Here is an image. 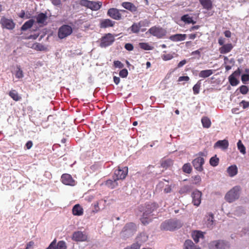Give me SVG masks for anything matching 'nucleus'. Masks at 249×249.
<instances>
[{
  "label": "nucleus",
  "mask_w": 249,
  "mask_h": 249,
  "mask_svg": "<svg viewBox=\"0 0 249 249\" xmlns=\"http://www.w3.org/2000/svg\"><path fill=\"white\" fill-rule=\"evenodd\" d=\"M62 182L67 185L74 186L75 184V180L72 177L68 174H64L61 176Z\"/></svg>",
  "instance_id": "4468645a"
},
{
  "label": "nucleus",
  "mask_w": 249,
  "mask_h": 249,
  "mask_svg": "<svg viewBox=\"0 0 249 249\" xmlns=\"http://www.w3.org/2000/svg\"><path fill=\"white\" fill-rule=\"evenodd\" d=\"M32 48L37 51H43L45 49L43 45L38 43L33 44Z\"/></svg>",
  "instance_id": "a18cd8bd"
},
{
  "label": "nucleus",
  "mask_w": 249,
  "mask_h": 249,
  "mask_svg": "<svg viewBox=\"0 0 249 249\" xmlns=\"http://www.w3.org/2000/svg\"><path fill=\"white\" fill-rule=\"evenodd\" d=\"M9 96L15 101H18L21 99L18 93L15 90H12L9 92Z\"/></svg>",
  "instance_id": "e433bc0d"
},
{
  "label": "nucleus",
  "mask_w": 249,
  "mask_h": 249,
  "mask_svg": "<svg viewBox=\"0 0 249 249\" xmlns=\"http://www.w3.org/2000/svg\"><path fill=\"white\" fill-rule=\"evenodd\" d=\"M87 239V236L82 231H77L74 232L72 236V239L76 242L85 241Z\"/></svg>",
  "instance_id": "dca6fc26"
},
{
  "label": "nucleus",
  "mask_w": 249,
  "mask_h": 249,
  "mask_svg": "<svg viewBox=\"0 0 249 249\" xmlns=\"http://www.w3.org/2000/svg\"><path fill=\"white\" fill-rule=\"evenodd\" d=\"M66 243L64 241H59L56 243L54 239L46 249H67Z\"/></svg>",
  "instance_id": "9b49d317"
},
{
  "label": "nucleus",
  "mask_w": 249,
  "mask_h": 249,
  "mask_svg": "<svg viewBox=\"0 0 249 249\" xmlns=\"http://www.w3.org/2000/svg\"><path fill=\"white\" fill-rule=\"evenodd\" d=\"M187 35L186 34H176L172 35L170 36L169 39L173 41H183L186 38Z\"/></svg>",
  "instance_id": "aec40b11"
},
{
  "label": "nucleus",
  "mask_w": 249,
  "mask_h": 249,
  "mask_svg": "<svg viewBox=\"0 0 249 249\" xmlns=\"http://www.w3.org/2000/svg\"><path fill=\"white\" fill-rule=\"evenodd\" d=\"M186 63V60H183L179 62V63L178 65V68L182 67L184 65H185Z\"/></svg>",
  "instance_id": "338daca9"
},
{
  "label": "nucleus",
  "mask_w": 249,
  "mask_h": 249,
  "mask_svg": "<svg viewBox=\"0 0 249 249\" xmlns=\"http://www.w3.org/2000/svg\"><path fill=\"white\" fill-rule=\"evenodd\" d=\"M210 246L212 248L214 247L216 249H229L230 248L228 243L223 240L213 241L210 243Z\"/></svg>",
  "instance_id": "9d476101"
},
{
  "label": "nucleus",
  "mask_w": 249,
  "mask_h": 249,
  "mask_svg": "<svg viewBox=\"0 0 249 249\" xmlns=\"http://www.w3.org/2000/svg\"><path fill=\"white\" fill-rule=\"evenodd\" d=\"M193 183L195 184H199L201 181V178L200 176L197 175L193 177Z\"/></svg>",
  "instance_id": "8fccbe9b"
},
{
  "label": "nucleus",
  "mask_w": 249,
  "mask_h": 249,
  "mask_svg": "<svg viewBox=\"0 0 249 249\" xmlns=\"http://www.w3.org/2000/svg\"><path fill=\"white\" fill-rule=\"evenodd\" d=\"M202 193L199 191L196 190L192 194V202L194 205L198 206L201 201Z\"/></svg>",
  "instance_id": "f8f14e48"
},
{
  "label": "nucleus",
  "mask_w": 249,
  "mask_h": 249,
  "mask_svg": "<svg viewBox=\"0 0 249 249\" xmlns=\"http://www.w3.org/2000/svg\"><path fill=\"white\" fill-rule=\"evenodd\" d=\"M233 48V46L231 43H228L223 45L219 49V52L221 54H225L229 53Z\"/></svg>",
  "instance_id": "a211bd4d"
},
{
  "label": "nucleus",
  "mask_w": 249,
  "mask_h": 249,
  "mask_svg": "<svg viewBox=\"0 0 249 249\" xmlns=\"http://www.w3.org/2000/svg\"><path fill=\"white\" fill-rule=\"evenodd\" d=\"M202 50H203V48H201L197 50L193 51L191 53V55L197 54L198 56V58H199L200 57V51Z\"/></svg>",
  "instance_id": "052dcab7"
},
{
  "label": "nucleus",
  "mask_w": 249,
  "mask_h": 249,
  "mask_svg": "<svg viewBox=\"0 0 249 249\" xmlns=\"http://www.w3.org/2000/svg\"><path fill=\"white\" fill-rule=\"evenodd\" d=\"M200 87L201 83L200 82V81H199L194 86L193 88V90L194 94H197L199 93Z\"/></svg>",
  "instance_id": "c03bdc74"
},
{
  "label": "nucleus",
  "mask_w": 249,
  "mask_h": 249,
  "mask_svg": "<svg viewBox=\"0 0 249 249\" xmlns=\"http://www.w3.org/2000/svg\"><path fill=\"white\" fill-rule=\"evenodd\" d=\"M229 146V142L228 140H219L214 145V148L219 147L222 149L225 150Z\"/></svg>",
  "instance_id": "f3484780"
},
{
  "label": "nucleus",
  "mask_w": 249,
  "mask_h": 249,
  "mask_svg": "<svg viewBox=\"0 0 249 249\" xmlns=\"http://www.w3.org/2000/svg\"><path fill=\"white\" fill-rule=\"evenodd\" d=\"M172 164H173V161L170 159L165 160L161 163L162 166L164 168H167Z\"/></svg>",
  "instance_id": "49530a36"
},
{
  "label": "nucleus",
  "mask_w": 249,
  "mask_h": 249,
  "mask_svg": "<svg viewBox=\"0 0 249 249\" xmlns=\"http://www.w3.org/2000/svg\"><path fill=\"white\" fill-rule=\"evenodd\" d=\"M15 76L16 78L18 79H20L24 77L23 71L21 70L20 66L19 65H17L16 67Z\"/></svg>",
  "instance_id": "c9c22d12"
},
{
  "label": "nucleus",
  "mask_w": 249,
  "mask_h": 249,
  "mask_svg": "<svg viewBox=\"0 0 249 249\" xmlns=\"http://www.w3.org/2000/svg\"><path fill=\"white\" fill-rule=\"evenodd\" d=\"M237 147L240 152L243 154H246V148L243 144L242 143L241 140H239L237 142Z\"/></svg>",
  "instance_id": "37998d69"
},
{
  "label": "nucleus",
  "mask_w": 249,
  "mask_h": 249,
  "mask_svg": "<svg viewBox=\"0 0 249 249\" xmlns=\"http://www.w3.org/2000/svg\"><path fill=\"white\" fill-rule=\"evenodd\" d=\"M114 40V37L111 34H106L101 38L100 46L101 47H107L111 45Z\"/></svg>",
  "instance_id": "423d86ee"
},
{
  "label": "nucleus",
  "mask_w": 249,
  "mask_h": 249,
  "mask_svg": "<svg viewBox=\"0 0 249 249\" xmlns=\"http://www.w3.org/2000/svg\"><path fill=\"white\" fill-rule=\"evenodd\" d=\"M192 168L189 163H185L182 167V171L186 173L190 174L192 172Z\"/></svg>",
  "instance_id": "a19ab883"
},
{
  "label": "nucleus",
  "mask_w": 249,
  "mask_h": 249,
  "mask_svg": "<svg viewBox=\"0 0 249 249\" xmlns=\"http://www.w3.org/2000/svg\"><path fill=\"white\" fill-rule=\"evenodd\" d=\"M172 190L171 186L169 185H167L165 188L164 189V192L165 193H170Z\"/></svg>",
  "instance_id": "e2e57ef3"
},
{
  "label": "nucleus",
  "mask_w": 249,
  "mask_h": 249,
  "mask_svg": "<svg viewBox=\"0 0 249 249\" xmlns=\"http://www.w3.org/2000/svg\"><path fill=\"white\" fill-rule=\"evenodd\" d=\"M229 175L231 177H234L238 172V169L235 165H231L227 168V170Z\"/></svg>",
  "instance_id": "a878e982"
},
{
  "label": "nucleus",
  "mask_w": 249,
  "mask_h": 249,
  "mask_svg": "<svg viewBox=\"0 0 249 249\" xmlns=\"http://www.w3.org/2000/svg\"><path fill=\"white\" fill-rule=\"evenodd\" d=\"M139 45L141 49L144 50L149 51L153 49V47L149 45V44L148 43H140Z\"/></svg>",
  "instance_id": "79ce46f5"
},
{
  "label": "nucleus",
  "mask_w": 249,
  "mask_h": 249,
  "mask_svg": "<svg viewBox=\"0 0 249 249\" xmlns=\"http://www.w3.org/2000/svg\"><path fill=\"white\" fill-rule=\"evenodd\" d=\"M157 207V205L155 203L146 204V209L144 212H146L147 215L149 216V214L156 209Z\"/></svg>",
  "instance_id": "c85d7f7f"
},
{
  "label": "nucleus",
  "mask_w": 249,
  "mask_h": 249,
  "mask_svg": "<svg viewBox=\"0 0 249 249\" xmlns=\"http://www.w3.org/2000/svg\"><path fill=\"white\" fill-rule=\"evenodd\" d=\"M0 23L3 28L12 30L15 27V23L12 19L2 18L0 19Z\"/></svg>",
  "instance_id": "2eb2a0df"
},
{
  "label": "nucleus",
  "mask_w": 249,
  "mask_h": 249,
  "mask_svg": "<svg viewBox=\"0 0 249 249\" xmlns=\"http://www.w3.org/2000/svg\"><path fill=\"white\" fill-rule=\"evenodd\" d=\"M80 3L81 5L87 7L91 10L93 9V3L92 1H89L88 0H81Z\"/></svg>",
  "instance_id": "f704fd0d"
},
{
  "label": "nucleus",
  "mask_w": 249,
  "mask_h": 249,
  "mask_svg": "<svg viewBox=\"0 0 249 249\" xmlns=\"http://www.w3.org/2000/svg\"><path fill=\"white\" fill-rule=\"evenodd\" d=\"M149 23L146 19L141 20L137 23H134L130 27V29L133 33L137 34L140 32L142 27L148 26Z\"/></svg>",
  "instance_id": "6e6552de"
},
{
  "label": "nucleus",
  "mask_w": 249,
  "mask_h": 249,
  "mask_svg": "<svg viewBox=\"0 0 249 249\" xmlns=\"http://www.w3.org/2000/svg\"><path fill=\"white\" fill-rule=\"evenodd\" d=\"M114 66L116 68L122 69L124 67V64L120 61L116 60L114 61Z\"/></svg>",
  "instance_id": "864d4df0"
},
{
  "label": "nucleus",
  "mask_w": 249,
  "mask_h": 249,
  "mask_svg": "<svg viewBox=\"0 0 249 249\" xmlns=\"http://www.w3.org/2000/svg\"><path fill=\"white\" fill-rule=\"evenodd\" d=\"M213 73V70H203L199 73V76L201 78H207L209 77Z\"/></svg>",
  "instance_id": "2f4dec72"
},
{
  "label": "nucleus",
  "mask_w": 249,
  "mask_h": 249,
  "mask_svg": "<svg viewBox=\"0 0 249 249\" xmlns=\"http://www.w3.org/2000/svg\"><path fill=\"white\" fill-rule=\"evenodd\" d=\"M190 80V78L188 76H180L178 79V82H181L183 81H188Z\"/></svg>",
  "instance_id": "bf43d9fd"
},
{
  "label": "nucleus",
  "mask_w": 249,
  "mask_h": 249,
  "mask_svg": "<svg viewBox=\"0 0 249 249\" xmlns=\"http://www.w3.org/2000/svg\"><path fill=\"white\" fill-rule=\"evenodd\" d=\"M183 223L177 219H168L162 222L160 225V229L163 231H173L180 228Z\"/></svg>",
  "instance_id": "f257e3e1"
},
{
  "label": "nucleus",
  "mask_w": 249,
  "mask_h": 249,
  "mask_svg": "<svg viewBox=\"0 0 249 249\" xmlns=\"http://www.w3.org/2000/svg\"><path fill=\"white\" fill-rule=\"evenodd\" d=\"M52 4L55 6H59L61 3L60 0H50Z\"/></svg>",
  "instance_id": "680f3d73"
},
{
  "label": "nucleus",
  "mask_w": 249,
  "mask_h": 249,
  "mask_svg": "<svg viewBox=\"0 0 249 249\" xmlns=\"http://www.w3.org/2000/svg\"><path fill=\"white\" fill-rule=\"evenodd\" d=\"M140 245L137 242L133 243L130 246H127L124 249H140Z\"/></svg>",
  "instance_id": "de8ad7c7"
},
{
  "label": "nucleus",
  "mask_w": 249,
  "mask_h": 249,
  "mask_svg": "<svg viewBox=\"0 0 249 249\" xmlns=\"http://www.w3.org/2000/svg\"><path fill=\"white\" fill-rule=\"evenodd\" d=\"M148 32L158 38H163L167 33L165 29L161 27L156 26L151 27L148 30Z\"/></svg>",
  "instance_id": "20e7f679"
},
{
  "label": "nucleus",
  "mask_w": 249,
  "mask_h": 249,
  "mask_svg": "<svg viewBox=\"0 0 249 249\" xmlns=\"http://www.w3.org/2000/svg\"><path fill=\"white\" fill-rule=\"evenodd\" d=\"M128 167L125 166L121 167L118 166V168L114 171V178L117 180L124 179L128 174Z\"/></svg>",
  "instance_id": "39448f33"
},
{
  "label": "nucleus",
  "mask_w": 249,
  "mask_h": 249,
  "mask_svg": "<svg viewBox=\"0 0 249 249\" xmlns=\"http://www.w3.org/2000/svg\"><path fill=\"white\" fill-rule=\"evenodd\" d=\"M47 18L46 14L44 13H40L36 17V21L38 24L41 25L46 24V20Z\"/></svg>",
  "instance_id": "393cba45"
},
{
  "label": "nucleus",
  "mask_w": 249,
  "mask_h": 249,
  "mask_svg": "<svg viewBox=\"0 0 249 249\" xmlns=\"http://www.w3.org/2000/svg\"><path fill=\"white\" fill-rule=\"evenodd\" d=\"M219 159L216 157V155L212 157L210 160V164L211 165L215 167L218 165Z\"/></svg>",
  "instance_id": "ea45409f"
},
{
  "label": "nucleus",
  "mask_w": 249,
  "mask_h": 249,
  "mask_svg": "<svg viewBox=\"0 0 249 249\" xmlns=\"http://www.w3.org/2000/svg\"><path fill=\"white\" fill-rule=\"evenodd\" d=\"M229 81L230 84L232 86H235L237 85L239 83V81L235 77L234 75L233 74H231L229 77Z\"/></svg>",
  "instance_id": "58836bf2"
},
{
  "label": "nucleus",
  "mask_w": 249,
  "mask_h": 249,
  "mask_svg": "<svg viewBox=\"0 0 249 249\" xmlns=\"http://www.w3.org/2000/svg\"><path fill=\"white\" fill-rule=\"evenodd\" d=\"M161 57L164 60H169L173 58V56L171 54H163L162 55Z\"/></svg>",
  "instance_id": "6e6d98bb"
},
{
  "label": "nucleus",
  "mask_w": 249,
  "mask_h": 249,
  "mask_svg": "<svg viewBox=\"0 0 249 249\" xmlns=\"http://www.w3.org/2000/svg\"><path fill=\"white\" fill-rule=\"evenodd\" d=\"M115 24V21H113L109 19H105L101 20L100 22V27L106 28L110 27H113Z\"/></svg>",
  "instance_id": "412c9836"
},
{
  "label": "nucleus",
  "mask_w": 249,
  "mask_h": 249,
  "mask_svg": "<svg viewBox=\"0 0 249 249\" xmlns=\"http://www.w3.org/2000/svg\"><path fill=\"white\" fill-rule=\"evenodd\" d=\"M201 123L203 127L204 128H208L211 125V121L210 119L207 117H203L201 119Z\"/></svg>",
  "instance_id": "72a5a7b5"
},
{
  "label": "nucleus",
  "mask_w": 249,
  "mask_h": 249,
  "mask_svg": "<svg viewBox=\"0 0 249 249\" xmlns=\"http://www.w3.org/2000/svg\"><path fill=\"white\" fill-rule=\"evenodd\" d=\"M102 5V2L101 1H94V11H96L100 9Z\"/></svg>",
  "instance_id": "4d7b16f0"
},
{
  "label": "nucleus",
  "mask_w": 249,
  "mask_h": 249,
  "mask_svg": "<svg viewBox=\"0 0 249 249\" xmlns=\"http://www.w3.org/2000/svg\"><path fill=\"white\" fill-rule=\"evenodd\" d=\"M72 32L71 26L68 25L62 26L59 29L58 33V37L63 39L70 35Z\"/></svg>",
  "instance_id": "0eeeda50"
},
{
  "label": "nucleus",
  "mask_w": 249,
  "mask_h": 249,
  "mask_svg": "<svg viewBox=\"0 0 249 249\" xmlns=\"http://www.w3.org/2000/svg\"><path fill=\"white\" fill-rule=\"evenodd\" d=\"M124 48L127 51H130L134 49V47L131 43H126L124 45Z\"/></svg>",
  "instance_id": "13d9d810"
},
{
  "label": "nucleus",
  "mask_w": 249,
  "mask_h": 249,
  "mask_svg": "<svg viewBox=\"0 0 249 249\" xmlns=\"http://www.w3.org/2000/svg\"><path fill=\"white\" fill-rule=\"evenodd\" d=\"M141 221L143 225H146L152 221V219L147 215L146 212H143Z\"/></svg>",
  "instance_id": "7c9ffc66"
},
{
  "label": "nucleus",
  "mask_w": 249,
  "mask_h": 249,
  "mask_svg": "<svg viewBox=\"0 0 249 249\" xmlns=\"http://www.w3.org/2000/svg\"><path fill=\"white\" fill-rule=\"evenodd\" d=\"M199 1L203 8L207 10H210L212 8V2L211 0H199Z\"/></svg>",
  "instance_id": "4be33fe9"
},
{
  "label": "nucleus",
  "mask_w": 249,
  "mask_h": 249,
  "mask_svg": "<svg viewBox=\"0 0 249 249\" xmlns=\"http://www.w3.org/2000/svg\"><path fill=\"white\" fill-rule=\"evenodd\" d=\"M218 42L219 43V44L221 46H223V45H225L224 44V42H225V39L224 38H223V37H220L219 38L218 40Z\"/></svg>",
  "instance_id": "0e129e2a"
},
{
  "label": "nucleus",
  "mask_w": 249,
  "mask_h": 249,
  "mask_svg": "<svg viewBox=\"0 0 249 249\" xmlns=\"http://www.w3.org/2000/svg\"><path fill=\"white\" fill-rule=\"evenodd\" d=\"M239 89L240 92L243 94H246L249 90V88L245 85H242L240 87Z\"/></svg>",
  "instance_id": "09e8293b"
},
{
  "label": "nucleus",
  "mask_w": 249,
  "mask_h": 249,
  "mask_svg": "<svg viewBox=\"0 0 249 249\" xmlns=\"http://www.w3.org/2000/svg\"><path fill=\"white\" fill-rule=\"evenodd\" d=\"M241 80L244 84H246V82L249 81V75L248 74H244L242 75Z\"/></svg>",
  "instance_id": "5fc2aeb1"
},
{
  "label": "nucleus",
  "mask_w": 249,
  "mask_h": 249,
  "mask_svg": "<svg viewBox=\"0 0 249 249\" xmlns=\"http://www.w3.org/2000/svg\"><path fill=\"white\" fill-rule=\"evenodd\" d=\"M240 190V186H234L226 194L225 199L228 202H233L239 198Z\"/></svg>",
  "instance_id": "7ed1b4c3"
},
{
  "label": "nucleus",
  "mask_w": 249,
  "mask_h": 249,
  "mask_svg": "<svg viewBox=\"0 0 249 249\" xmlns=\"http://www.w3.org/2000/svg\"><path fill=\"white\" fill-rule=\"evenodd\" d=\"M113 80H114V83L116 85H118L120 83V78L118 77H116V76H114Z\"/></svg>",
  "instance_id": "774afa93"
},
{
  "label": "nucleus",
  "mask_w": 249,
  "mask_h": 249,
  "mask_svg": "<svg viewBox=\"0 0 249 249\" xmlns=\"http://www.w3.org/2000/svg\"><path fill=\"white\" fill-rule=\"evenodd\" d=\"M72 213L74 215H82L83 213V208L79 204L74 205L72 209Z\"/></svg>",
  "instance_id": "b1692460"
},
{
  "label": "nucleus",
  "mask_w": 249,
  "mask_h": 249,
  "mask_svg": "<svg viewBox=\"0 0 249 249\" xmlns=\"http://www.w3.org/2000/svg\"><path fill=\"white\" fill-rule=\"evenodd\" d=\"M107 15L115 20H120L122 18V15L120 11L114 8H110L108 10Z\"/></svg>",
  "instance_id": "ddd939ff"
},
{
  "label": "nucleus",
  "mask_w": 249,
  "mask_h": 249,
  "mask_svg": "<svg viewBox=\"0 0 249 249\" xmlns=\"http://www.w3.org/2000/svg\"><path fill=\"white\" fill-rule=\"evenodd\" d=\"M34 21L33 19L29 20L26 21L21 27L22 31H25L30 28L33 25Z\"/></svg>",
  "instance_id": "4c0bfd02"
},
{
  "label": "nucleus",
  "mask_w": 249,
  "mask_h": 249,
  "mask_svg": "<svg viewBox=\"0 0 249 249\" xmlns=\"http://www.w3.org/2000/svg\"><path fill=\"white\" fill-rule=\"evenodd\" d=\"M122 5L125 9L129 10L131 12H135L137 11V7L131 2H124Z\"/></svg>",
  "instance_id": "6ab92c4d"
},
{
  "label": "nucleus",
  "mask_w": 249,
  "mask_h": 249,
  "mask_svg": "<svg viewBox=\"0 0 249 249\" xmlns=\"http://www.w3.org/2000/svg\"><path fill=\"white\" fill-rule=\"evenodd\" d=\"M136 225L134 223L130 222L127 223L123 228L121 232L122 238L124 239H126L132 236L136 231Z\"/></svg>",
  "instance_id": "f03ea898"
},
{
  "label": "nucleus",
  "mask_w": 249,
  "mask_h": 249,
  "mask_svg": "<svg viewBox=\"0 0 249 249\" xmlns=\"http://www.w3.org/2000/svg\"><path fill=\"white\" fill-rule=\"evenodd\" d=\"M184 246V249H201L200 248L195 246L194 243L190 240L185 241Z\"/></svg>",
  "instance_id": "cd10ccee"
},
{
  "label": "nucleus",
  "mask_w": 249,
  "mask_h": 249,
  "mask_svg": "<svg viewBox=\"0 0 249 249\" xmlns=\"http://www.w3.org/2000/svg\"><path fill=\"white\" fill-rule=\"evenodd\" d=\"M204 162V159L201 157H197L192 161V164L195 169L199 172L203 171V165Z\"/></svg>",
  "instance_id": "1a4fd4ad"
},
{
  "label": "nucleus",
  "mask_w": 249,
  "mask_h": 249,
  "mask_svg": "<svg viewBox=\"0 0 249 249\" xmlns=\"http://www.w3.org/2000/svg\"><path fill=\"white\" fill-rule=\"evenodd\" d=\"M192 237L194 241L197 243L198 242L200 238H203L204 235L203 233L200 231H195L192 234Z\"/></svg>",
  "instance_id": "c756f323"
},
{
  "label": "nucleus",
  "mask_w": 249,
  "mask_h": 249,
  "mask_svg": "<svg viewBox=\"0 0 249 249\" xmlns=\"http://www.w3.org/2000/svg\"><path fill=\"white\" fill-rule=\"evenodd\" d=\"M181 20L187 24L192 23L193 24L196 23L192 17H191L188 14H186L181 17Z\"/></svg>",
  "instance_id": "bb28decb"
},
{
  "label": "nucleus",
  "mask_w": 249,
  "mask_h": 249,
  "mask_svg": "<svg viewBox=\"0 0 249 249\" xmlns=\"http://www.w3.org/2000/svg\"><path fill=\"white\" fill-rule=\"evenodd\" d=\"M119 75L122 78H126L128 75V71L127 69H124L119 72Z\"/></svg>",
  "instance_id": "3c124183"
},
{
  "label": "nucleus",
  "mask_w": 249,
  "mask_h": 249,
  "mask_svg": "<svg viewBox=\"0 0 249 249\" xmlns=\"http://www.w3.org/2000/svg\"><path fill=\"white\" fill-rule=\"evenodd\" d=\"M32 146H33V142L32 141H29L27 142V143L26 144V146L27 149H30L32 147Z\"/></svg>",
  "instance_id": "69168bd1"
},
{
  "label": "nucleus",
  "mask_w": 249,
  "mask_h": 249,
  "mask_svg": "<svg viewBox=\"0 0 249 249\" xmlns=\"http://www.w3.org/2000/svg\"><path fill=\"white\" fill-rule=\"evenodd\" d=\"M148 238V236L146 233L142 232L137 237V242L142 244L147 241Z\"/></svg>",
  "instance_id": "473e14b6"
},
{
  "label": "nucleus",
  "mask_w": 249,
  "mask_h": 249,
  "mask_svg": "<svg viewBox=\"0 0 249 249\" xmlns=\"http://www.w3.org/2000/svg\"><path fill=\"white\" fill-rule=\"evenodd\" d=\"M117 180L115 178H114V180L112 179H108L107 180L105 184L108 188L110 189H113L116 187L118 185V183L117 182Z\"/></svg>",
  "instance_id": "5701e85b"
},
{
  "label": "nucleus",
  "mask_w": 249,
  "mask_h": 249,
  "mask_svg": "<svg viewBox=\"0 0 249 249\" xmlns=\"http://www.w3.org/2000/svg\"><path fill=\"white\" fill-rule=\"evenodd\" d=\"M239 105H240V106L242 107L244 109L247 108L249 107V102L246 101L245 100H242L239 103Z\"/></svg>",
  "instance_id": "603ef678"
}]
</instances>
